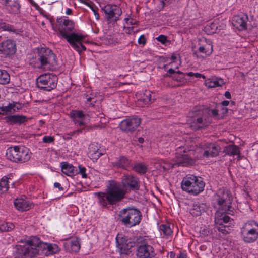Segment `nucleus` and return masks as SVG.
<instances>
[{"instance_id":"1","label":"nucleus","mask_w":258,"mask_h":258,"mask_svg":"<svg viewBox=\"0 0 258 258\" xmlns=\"http://www.w3.org/2000/svg\"><path fill=\"white\" fill-rule=\"evenodd\" d=\"M125 191L120 184L114 180L109 181L106 192H97L99 203L103 207L114 205L121 202L125 197Z\"/></svg>"},{"instance_id":"2","label":"nucleus","mask_w":258,"mask_h":258,"mask_svg":"<svg viewBox=\"0 0 258 258\" xmlns=\"http://www.w3.org/2000/svg\"><path fill=\"white\" fill-rule=\"evenodd\" d=\"M52 29L54 31L58 30L57 35L61 36L66 39L67 42L75 48L77 46L74 41H78L82 38V35L72 32L75 28V23L73 21L66 17L58 18L56 19V26H54L52 22H51Z\"/></svg>"},{"instance_id":"3","label":"nucleus","mask_w":258,"mask_h":258,"mask_svg":"<svg viewBox=\"0 0 258 258\" xmlns=\"http://www.w3.org/2000/svg\"><path fill=\"white\" fill-rule=\"evenodd\" d=\"M232 196L230 191L225 188L219 189L213 197L212 203L215 207L224 214L233 215L234 209L231 206Z\"/></svg>"},{"instance_id":"4","label":"nucleus","mask_w":258,"mask_h":258,"mask_svg":"<svg viewBox=\"0 0 258 258\" xmlns=\"http://www.w3.org/2000/svg\"><path fill=\"white\" fill-rule=\"evenodd\" d=\"M43 244L39 238L34 237L23 245H16V252L22 258H31L38 253L40 247H42Z\"/></svg>"},{"instance_id":"5","label":"nucleus","mask_w":258,"mask_h":258,"mask_svg":"<svg viewBox=\"0 0 258 258\" xmlns=\"http://www.w3.org/2000/svg\"><path fill=\"white\" fill-rule=\"evenodd\" d=\"M181 185L184 191L193 195H197L204 190L205 183L201 177L188 175L183 178Z\"/></svg>"},{"instance_id":"6","label":"nucleus","mask_w":258,"mask_h":258,"mask_svg":"<svg viewBox=\"0 0 258 258\" xmlns=\"http://www.w3.org/2000/svg\"><path fill=\"white\" fill-rule=\"evenodd\" d=\"M142 217V213L139 209L130 207L121 210L119 214V221L128 227L138 225Z\"/></svg>"},{"instance_id":"7","label":"nucleus","mask_w":258,"mask_h":258,"mask_svg":"<svg viewBox=\"0 0 258 258\" xmlns=\"http://www.w3.org/2000/svg\"><path fill=\"white\" fill-rule=\"evenodd\" d=\"M31 153L28 149L18 146L10 147L6 151L7 158L16 163H25L31 158Z\"/></svg>"},{"instance_id":"8","label":"nucleus","mask_w":258,"mask_h":258,"mask_svg":"<svg viewBox=\"0 0 258 258\" xmlns=\"http://www.w3.org/2000/svg\"><path fill=\"white\" fill-rule=\"evenodd\" d=\"M243 240L247 243L255 241L258 239V224L253 220L245 223L241 229Z\"/></svg>"},{"instance_id":"9","label":"nucleus","mask_w":258,"mask_h":258,"mask_svg":"<svg viewBox=\"0 0 258 258\" xmlns=\"http://www.w3.org/2000/svg\"><path fill=\"white\" fill-rule=\"evenodd\" d=\"M57 82V77L49 73L41 75L36 79L37 87L45 91H50L55 89Z\"/></svg>"},{"instance_id":"10","label":"nucleus","mask_w":258,"mask_h":258,"mask_svg":"<svg viewBox=\"0 0 258 258\" xmlns=\"http://www.w3.org/2000/svg\"><path fill=\"white\" fill-rule=\"evenodd\" d=\"M190 117L187 120L190 126L194 130L204 128L210 122L207 120L206 116L203 115L202 111H194L190 113Z\"/></svg>"},{"instance_id":"11","label":"nucleus","mask_w":258,"mask_h":258,"mask_svg":"<svg viewBox=\"0 0 258 258\" xmlns=\"http://www.w3.org/2000/svg\"><path fill=\"white\" fill-rule=\"evenodd\" d=\"M136 255L139 258H152L155 253L153 247L146 239L139 240L137 243Z\"/></svg>"},{"instance_id":"12","label":"nucleus","mask_w":258,"mask_h":258,"mask_svg":"<svg viewBox=\"0 0 258 258\" xmlns=\"http://www.w3.org/2000/svg\"><path fill=\"white\" fill-rule=\"evenodd\" d=\"M38 60L42 66L56 63V56L52 51L46 47L38 49Z\"/></svg>"},{"instance_id":"13","label":"nucleus","mask_w":258,"mask_h":258,"mask_svg":"<svg viewBox=\"0 0 258 258\" xmlns=\"http://www.w3.org/2000/svg\"><path fill=\"white\" fill-rule=\"evenodd\" d=\"M185 149L184 147L181 146L176 149L175 162L172 164V168L175 166H187L191 165L195 163V161L185 154Z\"/></svg>"},{"instance_id":"14","label":"nucleus","mask_w":258,"mask_h":258,"mask_svg":"<svg viewBox=\"0 0 258 258\" xmlns=\"http://www.w3.org/2000/svg\"><path fill=\"white\" fill-rule=\"evenodd\" d=\"M230 220V217L226 214L220 211H216L215 215V228L223 234H228L230 229L228 226L224 225V223H227Z\"/></svg>"},{"instance_id":"15","label":"nucleus","mask_w":258,"mask_h":258,"mask_svg":"<svg viewBox=\"0 0 258 258\" xmlns=\"http://www.w3.org/2000/svg\"><path fill=\"white\" fill-rule=\"evenodd\" d=\"M116 246L121 255H128L131 252V249L134 246L131 239L117 235L116 237Z\"/></svg>"},{"instance_id":"16","label":"nucleus","mask_w":258,"mask_h":258,"mask_svg":"<svg viewBox=\"0 0 258 258\" xmlns=\"http://www.w3.org/2000/svg\"><path fill=\"white\" fill-rule=\"evenodd\" d=\"M141 119L138 117H132L122 120L119 124L120 129L125 132L132 133L141 124Z\"/></svg>"},{"instance_id":"17","label":"nucleus","mask_w":258,"mask_h":258,"mask_svg":"<svg viewBox=\"0 0 258 258\" xmlns=\"http://www.w3.org/2000/svg\"><path fill=\"white\" fill-rule=\"evenodd\" d=\"M105 13L107 20L116 21L121 14V9L116 5H107L101 8Z\"/></svg>"},{"instance_id":"18","label":"nucleus","mask_w":258,"mask_h":258,"mask_svg":"<svg viewBox=\"0 0 258 258\" xmlns=\"http://www.w3.org/2000/svg\"><path fill=\"white\" fill-rule=\"evenodd\" d=\"M122 184L124 187H129L132 190H138L140 188L139 179L132 174H126L122 177Z\"/></svg>"},{"instance_id":"19","label":"nucleus","mask_w":258,"mask_h":258,"mask_svg":"<svg viewBox=\"0 0 258 258\" xmlns=\"http://www.w3.org/2000/svg\"><path fill=\"white\" fill-rule=\"evenodd\" d=\"M0 51L6 56L13 55L16 51L15 42L10 39L3 41L0 45Z\"/></svg>"},{"instance_id":"20","label":"nucleus","mask_w":258,"mask_h":258,"mask_svg":"<svg viewBox=\"0 0 258 258\" xmlns=\"http://www.w3.org/2000/svg\"><path fill=\"white\" fill-rule=\"evenodd\" d=\"M1 3L10 13L16 14L20 12L19 0H1Z\"/></svg>"},{"instance_id":"21","label":"nucleus","mask_w":258,"mask_h":258,"mask_svg":"<svg viewBox=\"0 0 258 258\" xmlns=\"http://www.w3.org/2000/svg\"><path fill=\"white\" fill-rule=\"evenodd\" d=\"M248 18L247 15L234 16L232 19V24L239 31L246 29Z\"/></svg>"},{"instance_id":"22","label":"nucleus","mask_w":258,"mask_h":258,"mask_svg":"<svg viewBox=\"0 0 258 258\" xmlns=\"http://www.w3.org/2000/svg\"><path fill=\"white\" fill-rule=\"evenodd\" d=\"M200 41V46L198 51L199 53L204 54L206 56L210 55L213 52V45L211 41L207 39H201Z\"/></svg>"},{"instance_id":"23","label":"nucleus","mask_w":258,"mask_h":258,"mask_svg":"<svg viewBox=\"0 0 258 258\" xmlns=\"http://www.w3.org/2000/svg\"><path fill=\"white\" fill-rule=\"evenodd\" d=\"M220 147L213 143H206L205 145V151L203 156L205 157H214L219 154Z\"/></svg>"},{"instance_id":"24","label":"nucleus","mask_w":258,"mask_h":258,"mask_svg":"<svg viewBox=\"0 0 258 258\" xmlns=\"http://www.w3.org/2000/svg\"><path fill=\"white\" fill-rule=\"evenodd\" d=\"M6 122L9 124L21 125L27 121V118L24 115H13L5 117Z\"/></svg>"},{"instance_id":"25","label":"nucleus","mask_w":258,"mask_h":258,"mask_svg":"<svg viewBox=\"0 0 258 258\" xmlns=\"http://www.w3.org/2000/svg\"><path fill=\"white\" fill-rule=\"evenodd\" d=\"M88 150V156L93 160H97L102 155L99 151V147L97 143L90 144Z\"/></svg>"},{"instance_id":"26","label":"nucleus","mask_w":258,"mask_h":258,"mask_svg":"<svg viewBox=\"0 0 258 258\" xmlns=\"http://www.w3.org/2000/svg\"><path fill=\"white\" fill-rule=\"evenodd\" d=\"M170 74H166V77L172 78L174 80L178 82L184 83L186 82L185 74L180 71H175L173 69H170L167 71Z\"/></svg>"},{"instance_id":"27","label":"nucleus","mask_w":258,"mask_h":258,"mask_svg":"<svg viewBox=\"0 0 258 258\" xmlns=\"http://www.w3.org/2000/svg\"><path fill=\"white\" fill-rule=\"evenodd\" d=\"M71 115L73 120L75 124H78L80 126L84 125L83 121L85 115L82 111H72L71 113Z\"/></svg>"},{"instance_id":"28","label":"nucleus","mask_w":258,"mask_h":258,"mask_svg":"<svg viewBox=\"0 0 258 258\" xmlns=\"http://www.w3.org/2000/svg\"><path fill=\"white\" fill-rule=\"evenodd\" d=\"M64 246L69 252H77L80 248V245L77 238H74L70 241L65 243Z\"/></svg>"},{"instance_id":"29","label":"nucleus","mask_w":258,"mask_h":258,"mask_svg":"<svg viewBox=\"0 0 258 258\" xmlns=\"http://www.w3.org/2000/svg\"><path fill=\"white\" fill-rule=\"evenodd\" d=\"M223 152L229 156L237 155L238 159H240L241 158L239 148L235 145H229L225 146L223 150Z\"/></svg>"},{"instance_id":"30","label":"nucleus","mask_w":258,"mask_h":258,"mask_svg":"<svg viewBox=\"0 0 258 258\" xmlns=\"http://www.w3.org/2000/svg\"><path fill=\"white\" fill-rule=\"evenodd\" d=\"M206 205L199 202L195 203L190 210V213L193 216H199L202 213L205 211Z\"/></svg>"},{"instance_id":"31","label":"nucleus","mask_w":258,"mask_h":258,"mask_svg":"<svg viewBox=\"0 0 258 258\" xmlns=\"http://www.w3.org/2000/svg\"><path fill=\"white\" fill-rule=\"evenodd\" d=\"M113 167L127 169L131 166V161L125 157L121 156L119 159L112 163Z\"/></svg>"},{"instance_id":"32","label":"nucleus","mask_w":258,"mask_h":258,"mask_svg":"<svg viewBox=\"0 0 258 258\" xmlns=\"http://www.w3.org/2000/svg\"><path fill=\"white\" fill-rule=\"evenodd\" d=\"M14 205L19 211H27L30 208V205L27 201L23 199H16L14 202Z\"/></svg>"},{"instance_id":"33","label":"nucleus","mask_w":258,"mask_h":258,"mask_svg":"<svg viewBox=\"0 0 258 258\" xmlns=\"http://www.w3.org/2000/svg\"><path fill=\"white\" fill-rule=\"evenodd\" d=\"M42 247L46 251L45 254L49 255L56 253L59 251V248L57 245L44 243Z\"/></svg>"},{"instance_id":"34","label":"nucleus","mask_w":258,"mask_h":258,"mask_svg":"<svg viewBox=\"0 0 258 258\" xmlns=\"http://www.w3.org/2000/svg\"><path fill=\"white\" fill-rule=\"evenodd\" d=\"M75 167L67 162L62 163L61 171L68 176H73L74 174Z\"/></svg>"},{"instance_id":"35","label":"nucleus","mask_w":258,"mask_h":258,"mask_svg":"<svg viewBox=\"0 0 258 258\" xmlns=\"http://www.w3.org/2000/svg\"><path fill=\"white\" fill-rule=\"evenodd\" d=\"M159 231L161 235L166 238L170 236L173 231L171 230L170 226L167 224H162L159 226Z\"/></svg>"},{"instance_id":"36","label":"nucleus","mask_w":258,"mask_h":258,"mask_svg":"<svg viewBox=\"0 0 258 258\" xmlns=\"http://www.w3.org/2000/svg\"><path fill=\"white\" fill-rule=\"evenodd\" d=\"M133 169L140 174H144L147 171V167L143 163H136L133 167Z\"/></svg>"},{"instance_id":"37","label":"nucleus","mask_w":258,"mask_h":258,"mask_svg":"<svg viewBox=\"0 0 258 258\" xmlns=\"http://www.w3.org/2000/svg\"><path fill=\"white\" fill-rule=\"evenodd\" d=\"M15 107V106L12 103H9L7 106L0 107V113L3 115L8 113H13L16 111Z\"/></svg>"},{"instance_id":"38","label":"nucleus","mask_w":258,"mask_h":258,"mask_svg":"<svg viewBox=\"0 0 258 258\" xmlns=\"http://www.w3.org/2000/svg\"><path fill=\"white\" fill-rule=\"evenodd\" d=\"M8 178L5 176L0 180V195L6 192L9 188Z\"/></svg>"},{"instance_id":"39","label":"nucleus","mask_w":258,"mask_h":258,"mask_svg":"<svg viewBox=\"0 0 258 258\" xmlns=\"http://www.w3.org/2000/svg\"><path fill=\"white\" fill-rule=\"evenodd\" d=\"M10 80L9 73L6 70L0 69V84H7L10 82Z\"/></svg>"},{"instance_id":"40","label":"nucleus","mask_w":258,"mask_h":258,"mask_svg":"<svg viewBox=\"0 0 258 258\" xmlns=\"http://www.w3.org/2000/svg\"><path fill=\"white\" fill-rule=\"evenodd\" d=\"M151 93L149 91H145V93L140 99V101L142 102L145 105H149L152 103Z\"/></svg>"},{"instance_id":"41","label":"nucleus","mask_w":258,"mask_h":258,"mask_svg":"<svg viewBox=\"0 0 258 258\" xmlns=\"http://www.w3.org/2000/svg\"><path fill=\"white\" fill-rule=\"evenodd\" d=\"M224 84V81L222 79L219 78L216 80L209 81L207 83V85L209 88L221 86Z\"/></svg>"},{"instance_id":"42","label":"nucleus","mask_w":258,"mask_h":258,"mask_svg":"<svg viewBox=\"0 0 258 258\" xmlns=\"http://www.w3.org/2000/svg\"><path fill=\"white\" fill-rule=\"evenodd\" d=\"M84 39V36L82 35V38L78 41H74V43L77 46V48L72 47L74 49L76 50L79 52H81L82 51L86 50V48L85 46L82 44V41Z\"/></svg>"},{"instance_id":"43","label":"nucleus","mask_w":258,"mask_h":258,"mask_svg":"<svg viewBox=\"0 0 258 258\" xmlns=\"http://www.w3.org/2000/svg\"><path fill=\"white\" fill-rule=\"evenodd\" d=\"M175 0H158V8L160 10H162L165 6L174 4Z\"/></svg>"},{"instance_id":"44","label":"nucleus","mask_w":258,"mask_h":258,"mask_svg":"<svg viewBox=\"0 0 258 258\" xmlns=\"http://www.w3.org/2000/svg\"><path fill=\"white\" fill-rule=\"evenodd\" d=\"M14 227V225L12 223H6L2 224L1 232L9 231L13 230Z\"/></svg>"},{"instance_id":"45","label":"nucleus","mask_w":258,"mask_h":258,"mask_svg":"<svg viewBox=\"0 0 258 258\" xmlns=\"http://www.w3.org/2000/svg\"><path fill=\"white\" fill-rule=\"evenodd\" d=\"M125 30L126 31V32L130 34H131L132 33H137L138 31V29L134 26L127 27L126 28H125Z\"/></svg>"},{"instance_id":"46","label":"nucleus","mask_w":258,"mask_h":258,"mask_svg":"<svg viewBox=\"0 0 258 258\" xmlns=\"http://www.w3.org/2000/svg\"><path fill=\"white\" fill-rule=\"evenodd\" d=\"M83 3L84 4H85L86 5H87V6L89 7L92 10V11L94 13V14L97 20H98L99 18V14H98V13L95 10V9L92 7L91 6V5L88 2H84Z\"/></svg>"},{"instance_id":"47","label":"nucleus","mask_w":258,"mask_h":258,"mask_svg":"<svg viewBox=\"0 0 258 258\" xmlns=\"http://www.w3.org/2000/svg\"><path fill=\"white\" fill-rule=\"evenodd\" d=\"M124 20L127 24L131 25H138L139 23L138 21L132 18H126L124 19Z\"/></svg>"},{"instance_id":"48","label":"nucleus","mask_w":258,"mask_h":258,"mask_svg":"<svg viewBox=\"0 0 258 258\" xmlns=\"http://www.w3.org/2000/svg\"><path fill=\"white\" fill-rule=\"evenodd\" d=\"M187 75L189 76H195L196 78H203V79H205V76L199 73H193V72H189L187 73Z\"/></svg>"},{"instance_id":"49","label":"nucleus","mask_w":258,"mask_h":258,"mask_svg":"<svg viewBox=\"0 0 258 258\" xmlns=\"http://www.w3.org/2000/svg\"><path fill=\"white\" fill-rule=\"evenodd\" d=\"M86 99H87V101L88 102H90V104L89 105L90 106H94V103L96 102V99L93 98V97H89L88 96V95H86Z\"/></svg>"},{"instance_id":"50","label":"nucleus","mask_w":258,"mask_h":258,"mask_svg":"<svg viewBox=\"0 0 258 258\" xmlns=\"http://www.w3.org/2000/svg\"><path fill=\"white\" fill-rule=\"evenodd\" d=\"M157 40L162 43V44H165L166 42L167 41V37L165 35H160L157 38Z\"/></svg>"},{"instance_id":"51","label":"nucleus","mask_w":258,"mask_h":258,"mask_svg":"<svg viewBox=\"0 0 258 258\" xmlns=\"http://www.w3.org/2000/svg\"><path fill=\"white\" fill-rule=\"evenodd\" d=\"M54 141V137L51 136H44L43 138V141L44 143H50Z\"/></svg>"},{"instance_id":"52","label":"nucleus","mask_w":258,"mask_h":258,"mask_svg":"<svg viewBox=\"0 0 258 258\" xmlns=\"http://www.w3.org/2000/svg\"><path fill=\"white\" fill-rule=\"evenodd\" d=\"M79 173L82 175L83 178H86L87 174H86V168L83 167H81L80 166H79Z\"/></svg>"},{"instance_id":"53","label":"nucleus","mask_w":258,"mask_h":258,"mask_svg":"<svg viewBox=\"0 0 258 258\" xmlns=\"http://www.w3.org/2000/svg\"><path fill=\"white\" fill-rule=\"evenodd\" d=\"M209 27L211 28L212 33L215 32L218 29L217 24L215 22L211 23Z\"/></svg>"},{"instance_id":"54","label":"nucleus","mask_w":258,"mask_h":258,"mask_svg":"<svg viewBox=\"0 0 258 258\" xmlns=\"http://www.w3.org/2000/svg\"><path fill=\"white\" fill-rule=\"evenodd\" d=\"M138 43L140 44L144 45L146 43V39L144 35H142L138 39Z\"/></svg>"},{"instance_id":"55","label":"nucleus","mask_w":258,"mask_h":258,"mask_svg":"<svg viewBox=\"0 0 258 258\" xmlns=\"http://www.w3.org/2000/svg\"><path fill=\"white\" fill-rule=\"evenodd\" d=\"M209 112H210L209 113L210 114H211L214 117H217L218 115V110H217L216 109H211V110L209 111Z\"/></svg>"},{"instance_id":"56","label":"nucleus","mask_w":258,"mask_h":258,"mask_svg":"<svg viewBox=\"0 0 258 258\" xmlns=\"http://www.w3.org/2000/svg\"><path fill=\"white\" fill-rule=\"evenodd\" d=\"M54 186L55 188H58L60 191H63L64 188L61 186L60 184L58 182H55L54 184Z\"/></svg>"},{"instance_id":"57","label":"nucleus","mask_w":258,"mask_h":258,"mask_svg":"<svg viewBox=\"0 0 258 258\" xmlns=\"http://www.w3.org/2000/svg\"><path fill=\"white\" fill-rule=\"evenodd\" d=\"M12 104L15 106V109H16V111L19 110L21 108V105L18 103H13Z\"/></svg>"},{"instance_id":"58","label":"nucleus","mask_w":258,"mask_h":258,"mask_svg":"<svg viewBox=\"0 0 258 258\" xmlns=\"http://www.w3.org/2000/svg\"><path fill=\"white\" fill-rule=\"evenodd\" d=\"M225 96L227 99H230L231 98V94L229 91L225 92Z\"/></svg>"},{"instance_id":"59","label":"nucleus","mask_w":258,"mask_h":258,"mask_svg":"<svg viewBox=\"0 0 258 258\" xmlns=\"http://www.w3.org/2000/svg\"><path fill=\"white\" fill-rule=\"evenodd\" d=\"M229 101H227V100L223 101L222 102V105L224 106H228L229 105Z\"/></svg>"},{"instance_id":"60","label":"nucleus","mask_w":258,"mask_h":258,"mask_svg":"<svg viewBox=\"0 0 258 258\" xmlns=\"http://www.w3.org/2000/svg\"><path fill=\"white\" fill-rule=\"evenodd\" d=\"M2 28H3L4 30L11 31V29L10 28V27L8 25H4V26H2Z\"/></svg>"},{"instance_id":"61","label":"nucleus","mask_w":258,"mask_h":258,"mask_svg":"<svg viewBox=\"0 0 258 258\" xmlns=\"http://www.w3.org/2000/svg\"><path fill=\"white\" fill-rule=\"evenodd\" d=\"M171 59L172 60V62H174L175 61V60H176L177 59V56L175 54H173L172 56H171Z\"/></svg>"},{"instance_id":"62","label":"nucleus","mask_w":258,"mask_h":258,"mask_svg":"<svg viewBox=\"0 0 258 258\" xmlns=\"http://www.w3.org/2000/svg\"><path fill=\"white\" fill-rule=\"evenodd\" d=\"M72 9H71L70 8H68L67 9V11L66 12V14H67V15H71L72 14Z\"/></svg>"},{"instance_id":"63","label":"nucleus","mask_w":258,"mask_h":258,"mask_svg":"<svg viewBox=\"0 0 258 258\" xmlns=\"http://www.w3.org/2000/svg\"><path fill=\"white\" fill-rule=\"evenodd\" d=\"M178 258H186V255L183 253H180Z\"/></svg>"},{"instance_id":"64","label":"nucleus","mask_w":258,"mask_h":258,"mask_svg":"<svg viewBox=\"0 0 258 258\" xmlns=\"http://www.w3.org/2000/svg\"><path fill=\"white\" fill-rule=\"evenodd\" d=\"M138 141L140 143H143L144 141V140L143 138L140 137L138 138Z\"/></svg>"}]
</instances>
